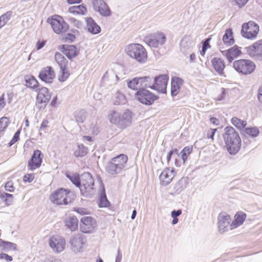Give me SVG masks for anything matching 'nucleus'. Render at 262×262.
<instances>
[{"label":"nucleus","instance_id":"nucleus-1","mask_svg":"<svg viewBox=\"0 0 262 262\" xmlns=\"http://www.w3.org/2000/svg\"><path fill=\"white\" fill-rule=\"evenodd\" d=\"M67 177L80 189L83 195L89 196L95 194L94 180L90 173L84 172L80 176L76 173H69Z\"/></svg>","mask_w":262,"mask_h":262},{"label":"nucleus","instance_id":"nucleus-2","mask_svg":"<svg viewBox=\"0 0 262 262\" xmlns=\"http://www.w3.org/2000/svg\"><path fill=\"white\" fill-rule=\"evenodd\" d=\"M223 137L229 152L233 155L237 154L241 149V140L235 129L231 126L226 127Z\"/></svg>","mask_w":262,"mask_h":262},{"label":"nucleus","instance_id":"nucleus-3","mask_svg":"<svg viewBox=\"0 0 262 262\" xmlns=\"http://www.w3.org/2000/svg\"><path fill=\"white\" fill-rule=\"evenodd\" d=\"M108 118L111 123L122 129L130 125L132 122V113L128 110L123 113L115 110L111 111L108 115Z\"/></svg>","mask_w":262,"mask_h":262},{"label":"nucleus","instance_id":"nucleus-4","mask_svg":"<svg viewBox=\"0 0 262 262\" xmlns=\"http://www.w3.org/2000/svg\"><path fill=\"white\" fill-rule=\"evenodd\" d=\"M125 52L129 56L140 63L145 62L147 60V51L140 44L132 43L128 45L125 49Z\"/></svg>","mask_w":262,"mask_h":262},{"label":"nucleus","instance_id":"nucleus-5","mask_svg":"<svg viewBox=\"0 0 262 262\" xmlns=\"http://www.w3.org/2000/svg\"><path fill=\"white\" fill-rule=\"evenodd\" d=\"M233 67L239 73L247 75L254 71L255 64L249 59H239L233 62Z\"/></svg>","mask_w":262,"mask_h":262},{"label":"nucleus","instance_id":"nucleus-6","mask_svg":"<svg viewBox=\"0 0 262 262\" xmlns=\"http://www.w3.org/2000/svg\"><path fill=\"white\" fill-rule=\"evenodd\" d=\"M70 191L64 188H59L54 191L50 196V200L54 204L57 205H67L71 202L68 198Z\"/></svg>","mask_w":262,"mask_h":262},{"label":"nucleus","instance_id":"nucleus-7","mask_svg":"<svg viewBox=\"0 0 262 262\" xmlns=\"http://www.w3.org/2000/svg\"><path fill=\"white\" fill-rule=\"evenodd\" d=\"M144 42L151 48H158L162 46L166 41L165 34L161 32H157L147 35L144 37Z\"/></svg>","mask_w":262,"mask_h":262},{"label":"nucleus","instance_id":"nucleus-8","mask_svg":"<svg viewBox=\"0 0 262 262\" xmlns=\"http://www.w3.org/2000/svg\"><path fill=\"white\" fill-rule=\"evenodd\" d=\"M56 34L66 32L69 28V25L63 20V18L58 15H54L47 21Z\"/></svg>","mask_w":262,"mask_h":262},{"label":"nucleus","instance_id":"nucleus-9","mask_svg":"<svg viewBox=\"0 0 262 262\" xmlns=\"http://www.w3.org/2000/svg\"><path fill=\"white\" fill-rule=\"evenodd\" d=\"M259 26L253 21H249L242 25L241 34L242 36L247 39L255 38L258 33Z\"/></svg>","mask_w":262,"mask_h":262},{"label":"nucleus","instance_id":"nucleus-10","mask_svg":"<svg viewBox=\"0 0 262 262\" xmlns=\"http://www.w3.org/2000/svg\"><path fill=\"white\" fill-rule=\"evenodd\" d=\"M48 244L55 253H59L63 251L66 245L64 238L59 235L51 236L49 239Z\"/></svg>","mask_w":262,"mask_h":262},{"label":"nucleus","instance_id":"nucleus-11","mask_svg":"<svg viewBox=\"0 0 262 262\" xmlns=\"http://www.w3.org/2000/svg\"><path fill=\"white\" fill-rule=\"evenodd\" d=\"M136 96L141 103L145 105H151L158 98L157 96L145 89L137 91Z\"/></svg>","mask_w":262,"mask_h":262},{"label":"nucleus","instance_id":"nucleus-12","mask_svg":"<svg viewBox=\"0 0 262 262\" xmlns=\"http://www.w3.org/2000/svg\"><path fill=\"white\" fill-rule=\"evenodd\" d=\"M168 79V76L166 74L160 75L155 77L152 89L162 93H166Z\"/></svg>","mask_w":262,"mask_h":262},{"label":"nucleus","instance_id":"nucleus-13","mask_svg":"<svg viewBox=\"0 0 262 262\" xmlns=\"http://www.w3.org/2000/svg\"><path fill=\"white\" fill-rule=\"evenodd\" d=\"M247 52L251 57L257 60L262 59V39L247 47Z\"/></svg>","mask_w":262,"mask_h":262},{"label":"nucleus","instance_id":"nucleus-14","mask_svg":"<svg viewBox=\"0 0 262 262\" xmlns=\"http://www.w3.org/2000/svg\"><path fill=\"white\" fill-rule=\"evenodd\" d=\"M80 230L84 233L93 232L96 227L95 221L91 216H83L81 220Z\"/></svg>","mask_w":262,"mask_h":262},{"label":"nucleus","instance_id":"nucleus-15","mask_svg":"<svg viewBox=\"0 0 262 262\" xmlns=\"http://www.w3.org/2000/svg\"><path fill=\"white\" fill-rule=\"evenodd\" d=\"M81 234H77L71 237L70 244L71 249L74 253H77L82 251L83 244Z\"/></svg>","mask_w":262,"mask_h":262},{"label":"nucleus","instance_id":"nucleus-16","mask_svg":"<svg viewBox=\"0 0 262 262\" xmlns=\"http://www.w3.org/2000/svg\"><path fill=\"white\" fill-rule=\"evenodd\" d=\"M175 176L173 169L165 168L159 176L160 183L163 186H166L171 183Z\"/></svg>","mask_w":262,"mask_h":262},{"label":"nucleus","instance_id":"nucleus-17","mask_svg":"<svg viewBox=\"0 0 262 262\" xmlns=\"http://www.w3.org/2000/svg\"><path fill=\"white\" fill-rule=\"evenodd\" d=\"M93 6L94 10L101 15L109 16L111 14L108 7L103 0H93Z\"/></svg>","mask_w":262,"mask_h":262},{"label":"nucleus","instance_id":"nucleus-18","mask_svg":"<svg viewBox=\"0 0 262 262\" xmlns=\"http://www.w3.org/2000/svg\"><path fill=\"white\" fill-rule=\"evenodd\" d=\"M230 221V216L225 212H222L219 214L218 216V227L221 233L227 231Z\"/></svg>","mask_w":262,"mask_h":262},{"label":"nucleus","instance_id":"nucleus-19","mask_svg":"<svg viewBox=\"0 0 262 262\" xmlns=\"http://www.w3.org/2000/svg\"><path fill=\"white\" fill-rule=\"evenodd\" d=\"M39 78L46 83H51L55 77V74L51 67L42 69L39 74Z\"/></svg>","mask_w":262,"mask_h":262},{"label":"nucleus","instance_id":"nucleus-20","mask_svg":"<svg viewBox=\"0 0 262 262\" xmlns=\"http://www.w3.org/2000/svg\"><path fill=\"white\" fill-rule=\"evenodd\" d=\"M222 52L226 56L229 62H231L234 58L239 56L242 53L241 48L236 45L234 46L227 50L222 51Z\"/></svg>","mask_w":262,"mask_h":262},{"label":"nucleus","instance_id":"nucleus-21","mask_svg":"<svg viewBox=\"0 0 262 262\" xmlns=\"http://www.w3.org/2000/svg\"><path fill=\"white\" fill-rule=\"evenodd\" d=\"M51 99V95L48 89L45 87L41 88L38 91L37 96V102L46 106Z\"/></svg>","mask_w":262,"mask_h":262},{"label":"nucleus","instance_id":"nucleus-22","mask_svg":"<svg viewBox=\"0 0 262 262\" xmlns=\"http://www.w3.org/2000/svg\"><path fill=\"white\" fill-rule=\"evenodd\" d=\"M41 152L39 150H35L34 151L31 159L29 162V166L30 168L34 169L40 167L42 163Z\"/></svg>","mask_w":262,"mask_h":262},{"label":"nucleus","instance_id":"nucleus-23","mask_svg":"<svg viewBox=\"0 0 262 262\" xmlns=\"http://www.w3.org/2000/svg\"><path fill=\"white\" fill-rule=\"evenodd\" d=\"M183 82V80L180 77L176 76L172 77L171 81V94L172 96H176L179 93Z\"/></svg>","mask_w":262,"mask_h":262},{"label":"nucleus","instance_id":"nucleus-24","mask_svg":"<svg viewBox=\"0 0 262 262\" xmlns=\"http://www.w3.org/2000/svg\"><path fill=\"white\" fill-rule=\"evenodd\" d=\"M85 20L86 23V28L89 32L93 34H96L100 32V27L92 17H86L85 18Z\"/></svg>","mask_w":262,"mask_h":262},{"label":"nucleus","instance_id":"nucleus-25","mask_svg":"<svg viewBox=\"0 0 262 262\" xmlns=\"http://www.w3.org/2000/svg\"><path fill=\"white\" fill-rule=\"evenodd\" d=\"M188 183L187 178L183 177L179 180L173 186V194H178L181 193L186 188Z\"/></svg>","mask_w":262,"mask_h":262},{"label":"nucleus","instance_id":"nucleus-26","mask_svg":"<svg viewBox=\"0 0 262 262\" xmlns=\"http://www.w3.org/2000/svg\"><path fill=\"white\" fill-rule=\"evenodd\" d=\"M211 63L216 72L220 75L224 74V70L225 68V63L223 59L214 57L211 60Z\"/></svg>","mask_w":262,"mask_h":262},{"label":"nucleus","instance_id":"nucleus-27","mask_svg":"<svg viewBox=\"0 0 262 262\" xmlns=\"http://www.w3.org/2000/svg\"><path fill=\"white\" fill-rule=\"evenodd\" d=\"M190 39L188 37H184L180 42V51L186 55L191 51Z\"/></svg>","mask_w":262,"mask_h":262},{"label":"nucleus","instance_id":"nucleus-28","mask_svg":"<svg viewBox=\"0 0 262 262\" xmlns=\"http://www.w3.org/2000/svg\"><path fill=\"white\" fill-rule=\"evenodd\" d=\"M246 217V214L243 212H237L235 215V220L230 224V229H233L238 226L242 225Z\"/></svg>","mask_w":262,"mask_h":262},{"label":"nucleus","instance_id":"nucleus-29","mask_svg":"<svg viewBox=\"0 0 262 262\" xmlns=\"http://www.w3.org/2000/svg\"><path fill=\"white\" fill-rule=\"evenodd\" d=\"M106 170L110 174L116 175L120 173L123 169L111 159L106 166Z\"/></svg>","mask_w":262,"mask_h":262},{"label":"nucleus","instance_id":"nucleus-30","mask_svg":"<svg viewBox=\"0 0 262 262\" xmlns=\"http://www.w3.org/2000/svg\"><path fill=\"white\" fill-rule=\"evenodd\" d=\"M62 52L67 57L71 59L77 55V51L73 45H63Z\"/></svg>","mask_w":262,"mask_h":262},{"label":"nucleus","instance_id":"nucleus-31","mask_svg":"<svg viewBox=\"0 0 262 262\" xmlns=\"http://www.w3.org/2000/svg\"><path fill=\"white\" fill-rule=\"evenodd\" d=\"M112 159L113 161H114V163H116V164H118L121 169L123 170L125 167L126 163L128 160V157L125 155L121 154Z\"/></svg>","mask_w":262,"mask_h":262},{"label":"nucleus","instance_id":"nucleus-32","mask_svg":"<svg viewBox=\"0 0 262 262\" xmlns=\"http://www.w3.org/2000/svg\"><path fill=\"white\" fill-rule=\"evenodd\" d=\"M101 187L99 206L100 207H106L108 206L110 202L107 199L104 186L101 184Z\"/></svg>","mask_w":262,"mask_h":262},{"label":"nucleus","instance_id":"nucleus-33","mask_svg":"<svg viewBox=\"0 0 262 262\" xmlns=\"http://www.w3.org/2000/svg\"><path fill=\"white\" fill-rule=\"evenodd\" d=\"M0 247L1 250L5 251H9L11 250H16V244L7 241L0 239Z\"/></svg>","mask_w":262,"mask_h":262},{"label":"nucleus","instance_id":"nucleus-34","mask_svg":"<svg viewBox=\"0 0 262 262\" xmlns=\"http://www.w3.org/2000/svg\"><path fill=\"white\" fill-rule=\"evenodd\" d=\"M222 40L225 45L229 46L233 45L234 40L232 36V32L231 29H227L223 35Z\"/></svg>","mask_w":262,"mask_h":262},{"label":"nucleus","instance_id":"nucleus-35","mask_svg":"<svg viewBox=\"0 0 262 262\" xmlns=\"http://www.w3.org/2000/svg\"><path fill=\"white\" fill-rule=\"evenodd\" d=\"M68 11L69 13L74 14L84 15L86 12V8L82 5L74 6L70 7Z\"/></svg>","mask_w":262,"mask_h":262},{"label":"nucleus","instance_id":"nucleus-36","mask_svg":"<svg viewBox=\"0 0 262 262\" xmlns=\"http://www.w3.org/2000/svg\"><path fill=\"white\" fill-rule=\"evenodd\" d=\"M87 116V113L84 110H77L74 113L75 120L77 123H83Z\"/></svg>","mask_w":262,"mask_h":262},{"label":"nucleus","instance_id":"nucleus-37","mask_svg":"<svg viewBox=\"0 0 262 262\" xmlns=\"http://www.w3.org/2000/svg\"><path fill=\"white\" fill-rule=\"evenodd\" d=\"M66 227L71 231H75L78 227V220L75 217H70L65 221Z\"/></svg>","mask_w":262,"mask_h":262},{"label":"nucleus","instance_id":"nucleus-38","mask_svg":"<svg viewBox=\"0 0 262 262\" xmlns=\"http://www.w3.org/2000/svg\"><path fill=\"white\" fill-rule=\"evenodd\" d=\"M55 59L60 69L66 68L68 63L67 59L60 53L56 52L55 55Z\"/></svg>","mask_w":262,"mask_h":262},{"label":"nucleus","instance_id":"nucleus-39","mask_svg":"<svg viewBox=\"0 0 262 262\" xmlns=\"http://www.w3.org/2000/svg\"><path fill=\"white\" fill-rule=\"evenodd\" d=\"M140 85L142 89L145 88H149L152 89V82L151 78L149 76H144L140 77Z\"/></svg>","mask_w":262,"mask_h":262},{"label":"nucleus","instance_id":"nucleus-40","mask_svg":"<svg viewBox=\"0 0 262 262\" xmlns=\"http://www.w3.org/2000/svg\"><path fill=\"white\" fill-rule=\"evenodd\" d=\"M26 85L31 89H35L37 87L38 82L37 80L32 76H27L25 77Z\"/></svg>","mask_w":262,"mask_h":262},{"label":"nucleus","instance_id":"nucleus-41","mask_svg":"<svg viewBox=\"0 0 262 262\" xmlns=\"http://www.w3.org/2000/svg\"><path fill=\"white\" fill-rule=\"evenodd\" d=\"M114 104L120 105L125 104L126 99L124 95L119 91H117L114 95Z\"/></svg>","mask_w":262,"mask_h":262},{"label":"nucleus","instance_id":"nucleus-42","mask_svg":"<svg viewBox=\"0 0 262 262\" xmlns=\"http://www.w3.org/2000/svg\"><path fill=\"white\" fill-rule=\"evenodd\" d=\"M140 77H135L127 83L128 87L133 90H141Z\"/></svg>","mask_w":262,"mask_h":262},{"label":"nucleus","instance_id":"nucleus-43","mask_svg":"<svg viewBox=\"0 0 262 262\" xmlns=\"http://www.w3.org/2000/svg\"><path fill=\"white\" fill-rule=\"evenodd\" d=\"M231 122L233 125L240 129L244 128L247 125V122L246 121L238 119L237 117L232 118Z\"/></svg>","mask_w":262,"mask_h":262},{"label":"nucleus","instance_id":"nucleus-44","mask_svg":"<svg viewBox=\"0 0 262 262\" xmlns=\"http://www.w3.org/2000/svg\"><path fill=\"white\" fill-rule=\"evenodd\" d=\"M88 149L87 147L83 146V144H79L77 149L74 152V156L76 157H83L87 154Z\"/></svg>","mask_w":262,"mask_h":262},{"label":"nucleus","instance_id":"nucleus-45","mask_svg":"<svg viewBox=\"0 0 262 262\" xmlns=\"http://www.w3.org/2000/svg\"><path fill=\"white\" fill-rule=\"evenodd\" d=\"M0 198L5 202L6 205L8 206L10 205L13 201V196L12 194L0 191Z\"/></svg>","mask_w":262,"mask_h":262},{"label":"nucleus","instance_id":"nucleus-46","mask_svg":"<svg viewBox=\"0 0 262 262\" xmlns=\"http://www.w3.org/2000/svg\"><path fill=\"white\" fill-rule=\"evenodd\" d=\"M192 147L189 146H186L181 151V152L179 155V156L181 157V158L183 160V164L185 163L189 155L192 152Z\"/></svg>","mask_w":262,"mask_h":262},{"label":"nucleus","instance_id":"nucleus-47","mask_svg":"<svg viewBox=\"0 0 262 262\" xmlns=\"http://www.w3.org/2000/svg\"><path fill=\"white\" fill-rule=\"evenodd\" d=\"M12 15L11 11H7L0 16V27L4 26L10 20Z\"/></svg>","mask_w":262,"mask_h":262},{"label":"nucleus","instance_id":"nucleus-48","mask_svg":"<svg viewBox=\"0 0 262 262\" xmlns=\"http://www.w3.org/2000/svg\"><path fill=\"white\" fill-rule=\"evenodd\" d=\"M10 123L9 119L6 117L0 118V133L4 131Z\"/></svg>","mask_w":262,"mask_h":262},{"label":"nucleus","instance_id":"nucleus-49","mask_svg":"<svg viewBox=\"0 0 262 262\" xmlns=\"http://www.w3.org/2000/svg\"><path fill=\"white\" fill-rule=\"evenodd\" d=\"M245 133L252 137H255L258 136L259 130L256 127H249L245 129Z\"/></svg>","mask_w":262,"mask_h":262},{"label":"nucleus","instance_id":"nucleus-50","mask_svg":"<svg viewBox=\"0 0 262 262\" xmlns=\"http://www.w3.org/2000/svg\"><path fill=\"white\" fill-rule=\"evenodd\" d=\"M61 73L58 76V80L60 81L63 82L66 81L69 76V73L67 71L66 68L60 69Z\"/></svg>","mask_w":262,"mask_h":262},{"label":"nucleus","instance_id":"nucleus-51","mask_svg":"<svg viewBox=\"0 0 262 262\" xmlns=\"http://www.w3.org/2000/svg\"><path fill=\"white\" fill-rule=\"evenodd\" d=\"M20 134V130L18 129L14 134L13 137L9 143V146H11L14 143H15L19 139V135Z\"/></svg>","mask_w":262,"mask_h":262},{"label":"nucleus","instance_id":"nucleus-52","mask_svg":"<svg viewBox=\"0 0 262 262\" xmlns=\"http://www.w3.org/2000/svg\"><path fill=\"white\" fill-rule=\"evenodd\" d=\"M210 40V38H207L205 39V40L203 42V45H202V50L201 51V54L202 55H204L207 50V49L210 47V46L209 45V41Z\"/></svg>","mask_w":262,"mask_h":262},{"label":"nucleus","instance_id":"nucleus-53","mask_svg":"<svg viewBox=\"0 0 262 262\" xmlns=\"http://www.w3.org/2000/svg\"><path fill=\"white\" fill-rule=\"evenodd\" d=\"M217 130L216 128L212 129L210 128L208 130L207 133V137L208 139H211L212 140H213V137L214 136L215 133Z\"/></svg>","mask_w":262,"mask_h":262},{"label":"nucleus","instance_id":"nucleus-54","mask_svg":"<svg viewBox=\"0 0 262 262\" xmlns=\"http://www.w3.org/2000/svg\"><path fill=\"white\" fill-rule=\"evenodd\" d=\"M34 179V175L33 173L26 174L24 177L23 180L25 182H31Z\"/></svg>","mask_w":262,"mask_h":262},{"label":"nucleus","instance_id":"nucleus-55","mask_svg":"<svg viewBox=\"0 0 262 262\" xmlns=\"http://www.w3.org/2000/svg\"><path fill=\"white\" fill-rule=\"evenodd\" d=\"M5 188L6 190L8 191L12 192L14 190V187L13 186V183L11 181L6 183Z\"/></svg>","mask_w":262,"mask_h":262},{"label":"nucleus","instance_id":"nucleus-56","mask_svg":"<svg viewBox=\"0 0 262 262\" xmlns=\"http://www.w3.org/2000/svg\"><path fill=\"white\" fill-rule=\"evenodd\" d=\"M0 259H5L7 262L11 261L13 260L12 256L5 253L0 254Z\"/></svg>","mask_w":262,"mask_h":262},{"label":"nucleus","instance_id":"nucleus-57","mask_svg":"<svg viewBox=\"0 0 262 262\" xmlns=\"http://www.w3.org/2000/svg\"><path fill=\"white\" fill-rule=\"evenodd\" d=\"M45 262H62V261L60 259L50 256L45 259Z\"/></svg>","mask_w":262,"mask_h":262},{"label":"nucleus","instance_id":"nucleus-58","mask_svg":"<svg viewBox=\"0 0 262 262\" xmlns=\"http://www.w3.org/2000/svg\"><path fill=\"white\" fill-rule=\"evenodd\" d=\"M70 22L72 23L75 27L79 28L81 26V23L79 20L75 19V18H71L70 19Z\"/></svg>","mask_w":262,"mask_h":262},{"label":"nucleus","instance_id":"nucleus-59","mask_svg":"<svg viewBox=\"0 0 262 262\" xmlns=\"http://www.w3.org/2000/svg\"><path fill=\"white\" fill-rule=\"evenodd\" d=\"M75 38V36L71 33H68L66 35V36L64 37V39L66 41H69V42H72L74 40Z\"/></svg>","mask_w":262,"mask_h":262},{"label":"nucleus","instance_id":"nucleus-60","mask_svg":"<svg viewBox=\"0 0 262 262\" xmlns=\"http://www.w3.org/2000/svg\"><path fill=\"white\" fill-rule=\"evenodd\" d=\"M182 213V211L180 209L178 210H173L171 212V215L172 218H177V216L181 215Z\"/></svg>","mask_w":262,"mask_h":262},{"label":"nucleus","instance_id":"nucleus-61","mask_svg":"<svg viewBox=\"0 0 262 262\" xmlns=\"http://www.w3.org/2000/svg\"><path fill=\"white\" fill-rule=\"evenodd\" d=\"M249 0H235L236 3L241 8L244 6Z\"/></svg>","mask_w":262,"mask_h":262},{"label":"nucleus","instance_id":"nucleus-62","mask_svg":"<svg viewBox=\"0 0 262 262\" xmlns=\"http://www.w3.org/2000/svg\"><path fill=\"white\" fill-rule=\"evenodd\" d=\"M4 96L5 95L3 94L0 97V110L2 109L6 105Z\"/></svg>","mask_w":262,"mask_h":262},{"label":"nucleus","instance_id":"nucleus-63","mask_svg":"<svg viewBox=\"0 0 262 262\" xmlns=\"http://www.w3.org/2000/svg\"><path fill=\"white\" fill-rule=\"evenodd\" d=\"M45 43H46V41L45 40H42L41 41H37V42L36 43V46L37 50L41 49L42 48H43L44 47V46L45 45Z\"/></svg>","mask_w":262,"mask_h":262},{"label":"nucleus","instance_id":"nucleus-64","mask_svg":"<svg viewBox=\"0 0 262 262\" xmlns=\"http://www.w3.org/2000/svg\"><path fill=\"white\" fill-rule=\"evenodd\" d=\"M121 259H122V253L121 252L120 248H118L115 262H121Z\"/></svg>","mask_w":262,"mask_h":262}]
</instances>
